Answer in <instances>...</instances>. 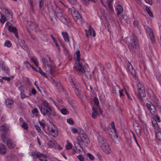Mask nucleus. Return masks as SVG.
<instances>
[{"mask_svg":"<svg viewBox=\"0 0 161 161\" xmlns=\"http://www.w3.org/2000/svg\"><path fill=\"white\" fill-rule=\"evenodd\" d=\"M80 53L79 50L77 51L74 55L76 56L78 61L74 64V68L79 75H81L85 72L84 69L82 65L84 61L82 59H80Z\"/></svg>","mask_w":161,"mask_h":161,"instance_id":"3","label":"nucleus"},{"mask_svg":"<svg viewBox=\"0 0 161 161\" xmlns=\"http://www.w3.org/2000/svg\"><path fill=\"white\" fill-rule=\"evenodd\" d=\"M150 91L152 93V95L150 96V97L151 98V99L154 102H155V103H157L158 102V100L156 96L154 94L152 90H151Z\"/></svg>","mask_w":161,"mask_h":161,"instance_id":"34","label":"nucleus"},{"mask_svg":"<svg viewBox=\"0 0 161 161\" xmlns=\"http://www.w3.org/2000/svg\"><path fill=\"white\" fill-rule=\"evenodd\" d=\"M72 4H75L76 3V0H67Z\"/></svg>","mask_w":161,"mask_h":161,"instance_id":"60","label":"nucleus"},{"mask_svg":"<svg viewBox=\"0 0 161 161\" xmlns=\"http://www.w3.org/2000/svg\"><path fill=\"white\" fill-rule=\"evenodd\" d=\"M113 0H107L106 4H105L102 0L101 1V3L104 7H106L107 6H108V11L110 14H112L114 11V9L112 5Z\"/></svg>","mask_w":161,"mask_h":161,"instance_id":"6","label":"nucleus"},{"mask_svg":"<svg viewBox=\"0 0 161 161\" xmlns=\"http://www.w3.org/2000/svg\"><path fill=\"white\" fill-rule=\"evenodd\" d=\"M20 95L21 98L24 99L25 98L29 97L31 95V93L26 94L24 92H21Z\"/></svg>","mask_w":161,"mask_h":161,"instance_id":"33","label":"nucleus"},{"mask_svg":"<svg viewBox=\"0 0 161 161\" xmlns=\"http://www.w3.org/2000/svg\"><path fill=\"white\" fill-rule=\"evenodd\" d=\"M116 10L118 11L117 13V15L118 17L119 15L123 12V9L122 6L119 4H117Z\"/></svg>","mask_w":161,"mask_h":161,"instance_id":"24","label":"nucleus"},{"mask_svg":"<svg viewBox=\"0 0 161 161\" xmlns=\"http://www.w3.org/2000/svg\"><path fill=\"white\" fill-rule=\"evenodd\" d=\"M61 112L63 114H66L67 113V111L65 108H62L61 110Z\"/></svg>","mask_w":161,"mask_h":161,"instance_id":"56","label":"nucleus"},{"mask_svg":"<svg viewBox=\"0 0 161 161\" xmlns=\"http://www.w3.org/2000/svg\"><path fill=\"white\" fill-rule=\"evenodd\" d=\"M145 1L147 3L150 5H151L153 4V2L152 0H145Z\"/></svg>","mask_w":161,"mask_h":161,"instance_id":"63","label":"nucleus"},{"mask_svg":"<svg viewBox=\"0 0 161 161\" xmlns=\"http://www.w3.org/2000/svg\"><path fill=\"white\" fill-rule=\"evenodd\" d=\"M134 128L138 136H140L141 135L142 132V128L140 125L138 123H136L134 125Z\"/></svg>","mask_w":161,"mask_h":161,"instance_id":"18","label":"nucleus"},{"mask_svg":"<svg viewBox=\"0 0 161 161\" xmlns=\"http://www.w3.org/2000/svg\"><path fill=\"white\" fill-rule=\"evenodd\" d=\"M7 19L5 15L3 14H1L0 19L1 23L3 24H4L6 21Z\"/></svg>","mask_w":161,"mask_h":161,"instance_id":"39","label":"nucleus"},{"mask_svg":"<svg viewBox=\"0 0 161 161\" xmlns=\"http://www.w3.org/2000/svg\"><path fill=\"white\" fill-rule=\"evenodd\" d=\"M5 14L7 19L12 21L13 13L10 9L8 8L5 9Z\"/></svg>","mask_w":161,"mask_h":161,"instance_id":"15","label":"nucleus"},{"mask_svg":"<svg viewBox=\"0 0 161 161\" xmlns=\"http://www.w3.org/2000/svg\"><path fill=\"white\" fill-rule=\"evenodd\" d=\"M79 136L81 140L85 143H88L89 142L88 138L85 133L81 130L78 133Z\"/></svg>","mask_w":161,"mask_h":161,"instance_id":"10","label":"nucleus"},{"mask_svg":"<svg viewBox=\"0 0 161 161\" xmlns=\"http://www.w3.org/2000/svg\"><path fill=\"white\" fill-rule=\"evenodd\" d=\"M155 117V119H156L157 121H158V122H160V118L159 116L157 115V112H156V115L153 116Z\"/></svg>","mask_w":161,"mask_h":161,"instance_id":"53","label":"nucleus"},{"mask_svg":"<svg viewBox=\"0 0 161 161\" xmlns=\"http://www.w3.org/2000/svg\"><path fill=\"white\" fill-rule=\"evenodd\" d=\"M72 14L74 19H76L77 18H78V14L80 15L77 11H74L73 12H72Z\"/></svg>","mask_w":161,"mask_h":161,"instance_id":"40","label":"nucleus"},{"mask_svg":"<svg viewBox=\"0 0 161 161\" xmlns=\"http://www.w3.org/2000/svg\"><path fill=\"white\" fill-rule=\"evenodd\" d=\"M1 138L3 142H4L7 140L6 138V135L5 133L2 134Z\"/></svg>","mask_w":161,"mask_h":161,"instance_id":"50","label":"nucleus"},{"mask_svg":"<svg viewBox=\"0 0 161 161\" xmlns=\"http://www.w3.org/2000/svg\"><path fill=\"white\" fill-rule=\"evenodd\" d=\"M138 96L140 97H144L146 96L145 88H142L139 90H138Z\"/></svg>","mask_w":161,"mask_h":161,"instance_id":"27","label":"nucleus"},{"mask_svg":"<svg viewBox=\"0 0 161 161\" xmlns=\"http://www.w3.org/2000/svg\"><path fill=\"white\" fill-rule=\"evenodd\" d=\"M6 103L7 107L10 108L12 107V105L13 103V101L11 99L8 98L6 100Z\"/></svg>","mask_w":161,"mask_h":161,"instance_id":"28","label":"nucleus"},{"mask_svg":"<svg viewBox=\"0 0 161 161\" xmlns=\"http://www.w3.org/2000/svg\"><path fill=\"white\" fill-rule=\"evenodd\" d=\"M74 144L75 148H74V150L76 153H78L79 152V151H80V148H81L82 150L83 149L82 147H81V146L78 143L75 142Z\"/></svg>","mask_w":161,"mask_h":161,"instance_id":"23","label":"nucleus"},{"mask_svg":"<svg viewBox=\"0 0 161 161\" xmlns=\"http://www.w3.org/2000/svg\"><path fill=\"white\" fill-rule=\"evenodd\" d=\"M24 64L25 65L26 67H28V65H29L30 66H31V64L29 63L27 61H25L24 62Z\"/></svg>","mask_w":161,"mask_h":161,"instance_id":"61","label":"nucleus"},{"mask_svg":"<svg viewBox=\"0 0 161 161\" xmlns=\"http://www.w3.org/2000/svg\"><path fill=\"white\" fill-rule=\"evenodd\" d=\"M78 18L76 19H75L74 20L79 25L82 24L83 23L82 18L80 15H78Z\"/></svg>","mask_w":161,"mask_h":161,"instance_id":"30","label":"nucleus"},{"mask_svg":"<svg viewBox=\"0 0 161 161\" xmlns=\"http://www.w3.org/2000/svg\"><path fill=\"white\" fill-rule=\"evenodd\" d=\"M155 135L157 140L161 141V131L156 132Z\"/></svg>","mask_w":161,"mask_h":161,"instance_id":"38","label":"nucleus"},{"mask_svg":"<svg viewBox=\"0 0 161 161\" xmlns=\"http://www.w3.org/2000/svg\"><path fill=\"white\" fill-rule=\"evenodd\" d=\"M4 45L8 47H10L11 45V43L9 41H7L5 42Z\"/></svg>","mask_w":161,"mask_h":161,"instance_id":"46","label":"nucleus"},{"mask_svg":"<svg viewBox=\"0 0 161 161\" xmlns=\"http://www.w3.org/2000/svg\"><path fill=\"white\" fill-rule=\"evenodd\" d=\"M72 144L70 143H68L66 146V148L67 150H69L72 148Z\"/></svg>","mask_w":161,"mask_h":161,"instance_id":"49","label":"nucleus"},{"mask_svg":"<svg viewBox=\"0 0 161 161\" xmlns=\"http://www.w3.org/2000/svg\"><path fill=\"white\" fill-rule=\"evenodd\" d=\"M146 106L147 109L153 116L156 115L157 112L155 106L150 102L146 103Z\"/></svg>","mask_w":161,"mask_h":161,"instance_id":"7","label":"nucleus"},{"mask_svg":"<svg viewBox=\"0 0 161 161\" xmlns=\"http://www.w3.org/2000/svg\"><path fill=\"white\" fill-rule=\"evenodd\" d=\"M62 35L64 38V41L66 42H68L69 41V37L67 33L64 32H62Z\"/></svg>","mask_w":161,"mask_h":161,"instance_id":"29","label":"nucleus"},{"mask_svg":"<svg viewBox=\"0 0 161 161\" xmlns=\"http://www.w3.org/2000/svg\"><path fill=\"white\" fill-rule=\"evenodd\" d=\"M50 132L51 135L53 137H57L58 135V130L54 125H53V126L51 127Z\"/></svg>","mask_w":161,"mask_h":161,"instance_id":"19","label":"nucleus"},{"mask_svg":"<svg viewBox=\"0 0 161 161\" xmlns=\"http://www.w3.org/2000/svg\"><path fill=\"white\" fill-rule=\"evenodd\" d=\"M39 69V72L43 76L46 77V75L45 73L43 71L41 68L40 67L38 68Z\"/></svg>","mask_w":161,"mask_h":161,"instance_id":"47","label":"nucleus"},{"mask_svg":"<svg viewBox=\"0 0 161 161\" xmlns=\"http://www.w3.org/2000/svg\"><path fill=\"white\" fill-rule=\"evenodd\" d=\"M74 89V92L77 96L81 98L82 97V94L79 89V86L78 85L75 86L74 85L72 87Z\"/></svg>","mask_w":161,"mask_h":161,"instance_id":"14","label":"nucleus"},{"mask_svg":"<svg viewBox=\"0 0 161 161\" xmlns=\"http://www.w3.org/2000/svg\"><path fill=\"white\" fill-rule=\"evenodd\" d=\"M86 35L87 38H89L91 36L92 32L93 33L92 36L94 37L95 36V33L94 29L89 25L88 26V29L85 30Z\"/></svg>","mask_w":161,"mask_h":161,"instance_id":"13","label":"nucleus"},{"mask_svg":"<svg viewBox=\"0 0 161 161\" xmlns=\"http://www.w3.org/2000/svg\"><path fill=\"white\" fill-rule=\"evenodd\" d=\"M156 119H153L152 120V122L153 126H154L155 129L158 130L159 129V126L157 122Z\"/></svg>","mask_w":161,"mask_h":161,"instance_id":"32","label":"nucleus"},{"mask_svg":"<svg viewBox=\"0 0 161 161\" xmlns=\"http://www.w3.org/2000/svg\"><path fill=\"white\" fill-rule=\"evenodd\" d=\"M94 101L96 105L97 106H98L99 103L98 102V99L97 97H94Z\"/></svg>","mask_w":161,"mask_h":161,"instance_id":"55","label":"nucleus"},{"mask_svg":"<svg viewBox=\"0 0 161 161\" xmlns=\"http://www.w3.org/2000/svg\"><path fill=\"white\" fill-rule=\"evenodd\" d=\"M97 141L100 147L105 154H108L111 153L110 147L104 138L99 136L97 137Z\"/></svg>","mask_w":161,"mask_h":161,"instance_id":"2","label":"nucleus"},{"mask_svg":"<svg viewBox=\"0 0 161 161\" xmlns=\"http://www.w3.org/2000/svg\"><path fill=\"white\" fill-rule=\"evenodd\" d=\"M71 130L73 133L74 134H75L77 132H78V130L75 128H72L71 129Z\"/></svg>","mask_w":161,"mask_h":161,"instance_id":"52","label":"nucleus"},{"mask_svg":"<svg viewBox=\"0 0 161 161\" xmlns=\"http://www.w3.org/2000/svg\"><path fill=\"white\" fill-rule=\"evenodd\" d=\"M113 92L114 93H117V92L119 91V88L118 86H114L113 88Z\"/></svg>","mask_w":161,"mask_h":161,"instance_id":"42","label":"nucleus"},{"mask_svg":"<svg viewBox=\"0 0 161 161\" xmlns=\"http://www.w3.org/2000/svg\"><path fill=\"white\" fill-rule=\"evenodd\" d=\"M49 144L52 147L58 150L62 149V148L52 138L50 139L49 140Z\"/></svg>","mask_w":161,"mask_h":161,"instance_id":"12","label":"nucleus"},{"mask_svg":"<svg viewBox=\"0 0 161 161\" xmlns=\"http://www.w3.org/2000/svg\"><path fill=\"white\" fill-rule=\"evenodd\" d=\"M92 117L94 119H96L97 117L100 115L99 111L101 114H102V110L99 108H98L97 107H93L92 108Z\"/></svg>","mask_w":161,"mask_h":161,"instance_id":"11","label":"nucleus"},{"mask_svg":"<svg viewBox=\"0 0 161 161\" xmlns=\"http://www.w3.org/2000/svg\"><path fill=\"white\" fill-rule=\"evenodd\" d=\"M27 25L29 26L28 28L31 30H33L36 27L35 24L31 21H28Z\"/></svg>","mask_w":161,"mask_h":161,"instance_id":"31","label":"nucleus"},{"mask_svg":"<svg viewBox=\"0 0 161 161\" xmlns=\"http://www.w3.org/2000/svg\"><path fill=\"white\" fill-rule=\"evenodd\" d=\"M38 112V110L36 108H34L32 110V114L36 115H37Z\"/></svg>","mask_w":161,"mask_h":161,"instance_id":"48","label":"nucleus"},{"mask_svg":"<svg viewBox=\"0 0 161 161\" xmlns=\"http://www.w3.org/2000/svg\"><path fill=\"white\" fill-rule=\"evenodd\" d=\"M36 156L39 160L41 161H48L46 159L47 156L46 154H43L39 152H38L36 154Z\"/></svg>","mask_w":161,"mask_h":161,"instance_id":"17","label":"nucleus"},{"mask_svg":"<svg viewBox=\"0 0 161 161\" xmlns=\"http://www.w3.org/2000/svg\"><path fill=\"white\" fill-rule=\"evenodd\" d=\"M87 155L89 157L90 160H92L94 159V157L90 153H87Z\"/></svg>","mask_w":161,"mask_h":161,"instance_id":"58","label":"nucleus"},{"mask_svg":"<svg viewBox=\"0 0 161 161\" xmlns=\"http://www.w3.org/2000/svg\"><path fill=\"white\" fill-rule=\"evenodd\" d=\"M57 9L56 10L55 14L58 18L63 22L66 23L67 21L66 16L63 13L62 10L58 7L57 5L56 4Z\"/></svg>","mask_w":161,"mask_h":161,"instance_id":"5","label":"nucleus"},{"mask_svg":"<svg viewBox=\"0 0 161 161\" xmlns=\"http://www.w3.org/2000/svg\"><path fill=\"white\" fill-rule=\"evenodd\" d=\"M7 148L6 146L3 144H0V154H4L6 153Z\"/></svg>","mask_w":161,"mask_h":161,"instance_id":"25","label":"nucleus"},{"mask_svg":"<svg viewBox=\"0 0 161 161\" xmlns=\"http://www.w3.org/2000/svg\"><path fill=\"white\" fill-rule=\"evenodd\" d=\"M38 108L41 113L44 116L47 115L48 116L52 115L56 116L57 115L56 113L47 101H42L41 105L39 106Z\"/></svg>","mask_w":161,"mask_h":161,"instance_id":"1","label":"nucleus"},{"mask_svg":"<svg viewBox=\"0 0 161 161\" xmlns=\"http://www.w3.org/2000/svg\"><path fill=\"white\" fill-rule=\"evenodd\" d=\"M138 47V40L137 37L134 34H132L131 36L130 42L128 45L129 48L132 53H134Z\"/></svg>","mask_w":161,"mask_h":161,"instance_id":"4","label":"nucleus"},{"mask_svg":"<svg viewBox=\"0 0 161 161\" xmlns=\"http://www.w3.org/2000/svg\"><path fill=\"white\" fill-rule=\"evenodd\" d=\"M21 92H24L26 94L31 93L30 90L27 86H22L20 88Z\"/></svg>","mask_w":161,"mask_h":161,"instance_id":"22","label":"nucleus"},{"mask_svg":"<svg viewBox=\"0 0 161 161\" xmlns=\"http://www.w3.org/2000/svg\"><path fill=\"white\" fill-rule=\"evenodd\" d=\"M0 67L3 71H5L6 73L8 74L9 72V70L8 67L4 66V63L0 59Z\"/></svg>","mask_w":161,"mask_h":161,"instance_id":"21","label":"nucleus"},{"mask_svg":"<svg viewBox=\"0 0 161 161\" xmlns=\"http://www.w3.org/2000/svg\"><path fill=\"white\" fill-rule=\"evenodd\" d=\"M150 38L151 40V42L153 43H154L155 42V40L154 37V36H153L150 37Z\"/></svg>","mask_w":161,"mask_h":161,"instance_id":"62","label":"nucleus"},{"mask_svg":"<svg viewBox=\"0 0 161 161\" xmlns=\"http://www.w3.org/2000/svg\"><path fill=\"white\" fill-rule=\"evenodd\" d=\"M42 62L43 64V65L46 64V63L48 62L47 59L45 58H43L42 59Z\"/></svg>","mask_w":161,"mask_h":161,"instance_id":"59","label":"nucleus"},{"mask_svg":"<svg viewBox=\"0 0 161 161\" xmlns=\"http://www.w3.org/2000/svg\"><path fill=\"white\" fill-rule=\"evenodd\" d=\"M146 10L148 15L151 17L153 16L152 12L150 10V8L147 7H146L145 9Z\"/></svg>","mask_w":161,"mask_h":161,"instance_id":"41","label":"nucleus"},{"mask_svg":"<svg viewBox=\"0 0 161 161\" xmlns=\"http://www.w3.org/2000/svg\"><path fill=\"white\" fill-rule=\"evenodd\" d=\"M8 30L11 32H13L17 39H19L17 29L15 27L12 26L11 25H8Z\"/></svg>","mask_w":161,"mask_h":161,"instance_id":"16","label":"nucleus"},{"mask_svg":"<svg viewBox=\"0 0 161 161\" xmlns=\"http://www.w3.org/2000/svg\"><path fill=\"white\" fill-rule=\"evenodd\" d=\"M136 87L137 90L142 89V88H144V86L140 82H139L137 84Z\"/></svg>","mask_w":161,"mask_h":161,"instance_id":"44","label":"nucleus"},{"mask_svg":"<svg viewBox=\"0 0 161 161\" xmlns=\"http://www.w3.org/2000/svg\"><path fill=\"white\" fill-rule=\"evenodd\" d=\"M67 123L71 125H73L74 124V122L73 119L71 118L67 119Z\"/></svg>","mask_w":161,"mask_h":161,"instance_id":"54","label":"nucleus"},{"mask_svg":"<svg viewBox=\"0 0 161 161\" xmlns=\"http://www.w3.org/2000/svg\"><path fill=\"white\" fill-rule=\"evenodd\" d=\"M69 79L72 87L74 85L76 86V85H77L75 83V79L71 75L69 76Z\"/></svg>","mask_w":161,"mask_h":161,"instance_id":"35","label":"nucleus"},{"mask_svg":"<svg viewBox=\"0 0 161 161\" xmlns=\"http://www.w3.org/2000/svg\"><path fill=\"white\" fill-rule=\"evenodd\" d=\"M31 59L32 62L36 65V66L37 67L38 66V62L36 57H31Z\"/></svg>","mask_w":161,"mask_h":161,"instance_id":"36","label":"nucleus"},{"mask_svg":"<svg viewBox=\"0 0 161 161\" xmlns=\"http://www.w3.org/2000/svg\"><path fill=\"white\" fill-rule=\"evenodd\" d=\"M7 147L10 149H12L15 147L16 145L15 142L11 140L8 139L7 140Z\"/></svg>","mask_w":161,"mask_h":161,"instance_id":"20","label":"nucleus"},{"mask_svg":"<svg viewBox=\"0 0 161 161\" xmlns=\"http://www.w3.org/2000/svg\"><path fill=\"white\" fill-rule=\"evenodd\" d=\"M147 31L148 33L149 37L152 36H154L153 31L150 28H148L147 30Z\"/></svg>","mask_w":161,"mask_h":161,"instance_id":"43","label":"nucleus"},{"mask_svg":"<svg viewBox=\"0 0 161 161\" xmlns=\"http://www.w3.org/2000/svg\"><path fill=\"white\" fill-rule=\"evenodd\" d=\"M2 78L3 80H6L8 81H9L11 79V78L10 77H3Z\"/></svg>","mask_w":161,"mask_h":161,"instance_id":"64","label":"nucleus"},{"mask_svg":"<svg viewBox=\"0 0 161 161\" xmlns=\"http://www.w3.org/2000/svg\"><path fill=\"white\" fill-rule=\"evenodd\" d=\"M9 130V126L6 124L0 126V130L2 132H6Z\"/></svg>","mask_w":161,"mask_h":161,"instance_id":"26","label":"nucleus"},{"mask_svg":"<svg viewBox=\"0 0 161 161\" xmlns=\"http://www.w3.org/2000/svg\"><path fill=\"white\" fill-rule=\"evenodd\" d=\"M46 64H45L44 66L46 68V72L49 75H52L54 73L55 68L51 64H48V62L46 63Z\"/></svg>","mask_w":161,"mask_h":161,"instance_id":"9","label":"nucleus"},{"mask_svg":"<svg viewBox=\"0 0 161 161\" xmlns=\"http://www.w3.org/2000/svg\"><path fill=\"white\" fill-rule=\"evenodd\" d=\"M77 158L80 161H84V158L82 155L77 156Z\"/></svg>","mask_w":161,"mask_h":161,"instance_id":"57","label":"nucleus"},{"mask_svg":"<svg viewBox=\"0 0 161 161\" xmlns=\"http://www.w3.org/2000/svg\"><path fill=\"white\" fill-rule=\"evenodd\" d=\"M46 64H45L44 66L46 68V72L49 75H52L54 73L55 68L51 64H48V62L46 63Z\"/></svg>","mask_w":161,"mask_h":161,"instance_id":"8","label":"nucleus"},{"mask_svg":"<svg viewBox=\"0 0 161 161\" xmlns=\"http://www.w3.org/2000/svg\"><path fill=\"white\" fill-rule=\"evenodd\" d=\"M111 126L113 129L114 131V134H115V135L116 136V137L117 138H118V136L117 135V132L116 130V128L115 127V125L114 124V122H112L111 123Z\"/></svg>","mask_w":161,"mask_h":161,"instance_id":"37","label":"nucleus"},{"mask_svg":"<svg viewBox=\"0 0 161 161\" xmlns=\"http://www.w3.org/2000/svg\"><path fill=\"white\" fill-rule=\"evenodd\" d=\"M58 4H59L60 6L62 8H67V7L64 4V3L62 2L61 1H59L58 3Z\"/></svg>","mask_w":161,"mask_h":161,"instance_id":"45","label":"nucleus"},{"mask_svg":"<svg viewBox=\"0 0 161 161\" xmlns=\"http://www.w3.org/2000/svg\"><path fill=\"white\" fill-rule=\"evenodd\" d=\"M22 127L25 130H27L28 128V125L27 124L25 123H23L22 124Z\"/></svg>","mask_w":161,"mask_h":161,"instance_id":"51","label":"nucleus"}]
</instances>
